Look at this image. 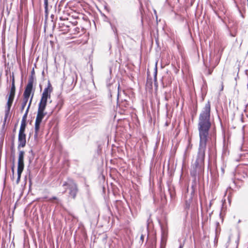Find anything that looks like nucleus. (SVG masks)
I'll list each match as a JSON object with an SVG mask.
<instances>
[{"instance_id":"f257e3e1","label":"nucleus","mask_w":248,"mask_h":248,"mask_svg":"<svg viewBox=\"0 0 248 248\" xmlns=\"http://www.w3.org/2000/svg\"><path fill=\"white\" fill-rule=\"evenodd\" d=\"M211 104L209 101L205 104L201 112L198 120V129L200 141L195 161L191 165L190 173L193 180L191 183V195H194L199 180L197 176L202 174L204 170L205 153L211 127Z\"/></svg>"},{"instance_id":"f03ea898","label":"nucleus","mask_w":248,"mask_h":248,"mask_svg":"<svg viewBox=\"0 0 248 248\" xmlns=\"http://www.w3.org/2000/svg\"><path fill=\"white\" fill-rule=\"evenodd\" d=\"M193 195H191L190 197L185 201L184 205V211L186 212V215H187L190 210L192 212H194L196 210H198V202L197 200L193 202Z\"/></svg>"},{"instance_id":"7ed1b4c3","label":"nucleus","mask_w":248,"mask_h":248,"mask_svg":"<svg viewBox=\"0 0 248 248\" xmlns=\"http://www.w3.org/2000/svg\"><path fill=\"white\" fill-rule=\"evenodd\" d=\"M52 90L50 83H48V86L45 88L42 93L38 106L46 108L47 99L50 98V93Z\"/></svg>"},{"instance_id":"20e7f679","label":"nucleus","mask_w":248,"mask_h":248,"mask_svg":"<svg viewBox=\"0 0 248 248\" xmlns=\"http://www.w3.org/2000/svg\"><path fill=\"white\" fill-rule=\"evenodd\" d=\"M15 91L16 87L15 85V79L14 74H13L11 87L6 106L11 107L15 97Z\"/></svg>"},{"instance_id":"39448f33","label":"nucleus","mask_w":248,"mask_h":248,"mask_svg":"<svg viewBox=\"0 0 248 248\" xmlns=\"http://www.w3.org/2000/svg\"><path fill=\"white\" fill-rule=\"evenodd\" d=\"M76 23L74 24L69 21L68 20H62L61 22L59 23V27L61 30L65 31H71V26L74 27L76 25Z\"/></svg>"},{"instance_id":"423d86ee","label":"nucleus","mask_w":248,"mask_h":248,"mask_svg":"<svg viewBox=\"0 0 248 248\" xmlns=\"http://www.w3.org/2000/svg\"><path fill=\"white\" fill-rule=\"evenodd\" d=\"M68 188L69 189V195L74 199H75L78 190V186L74 181H71Z\"/></svg>"},{"instance_id":"0eeeda50","label":"nucleus","mask_w":248,"mask_h":248,"mask_svg":"<svg viewBox=\"0 0 248 248\" xmlns=\"http://www.w3.org/2000/svg\"><path fill=\"white\" fill-rule=\"evenodd\" d=\"M26 144V135L23 133H18L17 149L24 147Z\"/></svg>"},{"instance_id":"6e6552de","label":"nucleus","mask_w":248,"mask_h":248,"mask_svg":"<svg viewBox=\"0 0 248 248\" xmlns=\"http://www.w3.org/2000/svg\"><path fill=\"white\" fill-rule=\"evenodd\" d=\"M24 152L23 151H20L18 155L17 170L23 171L24 170Z\"/></svg>"},{"instance_id":"1a4fd4ad","label":"nucleus","mask_w":248,"mask_h":248,"mask_svg":"<svg viewBox=\"0 0 248 248\" xmlns=\"http://www.w3.org/2000/svg\"><path fill=\"white\" fill-rule=\"evenodd\" d=\"M45 107L38 106L37 114L35 120L36 121L39 122L41 123L43 119L47 113L46 112H45Z\"/></svg>"},{"instance_id":"9d476101","label":"nucleus","mask_w":248,"mask_h":248,"mask_svg":"<svg viewBox=\"0 0 248 248\" xmlns=\"http://www.w3.org/2000/svg\"><path fill=\"white\" fill-rule=\"evenodd\" d=\"M168 238V231L167 230L161 229V239L160 248H165Z\"/></svg>"},{"instance_id":"9b49d317","label":"nucleus","mask_w":248,"mask_h":248,"mask_svg":"<svg viewBox=\"0 0 248 248\" xmlns=\"http://www.w3.org/2000/svg\"><path fill=\"white\" fill-rule=\"evenodd\" d=\"M32 87L33 85H31L30 84L27 85L23 94L24 97L29 98L32 89Z\"/></svg>"},{"instance_id":"f8f14e48","label":"nucleus","mask_w":248,"mask_h":248,"mask_svg":"<svg viewBox=\"0 0 248 248\" xmlns=\"http://www.w3.org/2000/svg\"><path fill=\"white\" fill-rule=\"evenodd\" d=\"M32 98V96L31 97V100H30V103H29V104L28 105V107H27V108L26 109V112H25V114L23 115V116L22 117V120H21V123H26L27 117V115H28V111H29V109L30 107L31 104Z\"/></svg>"},{"instance_id":"ddd939ff","label":"nucleus","mask_w":248,"mask_h":248,"mask_svg":"<svg viewBox=\"0 0 248 248\" xmlns=\"http://www.w3.org/2000/svg\"><path fill=\"white\" fill-rule=\"evenodd\" d=\"M41 123L38 121H36L35 122V127H34V137L35 138H36L38 136V132L40 129Z\"/></svg>"},{"instance_id":"4468645a","label":"nucleus","mask_w":248,"mask_h":248,"mask_svg":"<svg viewBox=\"0 0 248 248\" xmlns=\"http://www.w3.org/2000/svg\"><path fill=\"white\" fill-rule=\"evenodd\" d=\"M11 107H10V106L9 107L8 106H6V109L5 110V116H4V121H3V125L5 124L7 119L9 116Z\"/></svg>"},{"instance_id":"2eb2a0df","label":"nucleus","mask_w":248,"mask_h":248,"mask_svg":"<svg viewBox=\"0 0 248 248\" xmlns=\"http://www.w3.org/2000/svg\"><path fill=\"white\" fill-rule=\"evenodd\" d=\"M26 127V123H21L20 129L18 133L25 134V129Z\"/></svg>"},{"instance_id":"dca6fc26","label":"nucleus","mask_w":248,"mask_h":248,"mask_svg":"<svg viewBox=\"0 0 248 248\" xmlns=\"http://www.w3.org/2000/svg\"><path fill=\"white\" fill-rule=\"evenodd\" d=\"M29 100V98H26L25 97H23V102L22 103V104H21V111H22L25 106H26V104L27 103V102Z\"/></svg>"},{"instance_id":"f3484780","label":"nucleus","mask_w":248,"mask_h":248,"mask_svg":"<svg viewBox=\"0 0 248 248\" xmlns=\"http://www.w3.org/2000/svg\"><path fill=\"white\" fill-rule=\"evenodd\" d=\"M45 11L46 15L48 14V0H44Z\"/></svg>"},{"instance_id":"a211bd4d","label":"nucleus","mask_w":248,"mask_h":248,"mask_svg":"<svg viewBox=\"0 0 248 248\" xmlns=\"http://www.w3.org/2000/svg\"><path fill=\"white\" fill-rule=\"evenodd\" d=\"M34 79V77L32 76H30L29 77L28 83L27 84H30L31 85H33Z\"/></svg>"},{"instance_id":"6ab92c4d","label":"nucleus","mask_w":248,"mask_h":248,"mask_svg":"<svg viewBox=\"0 0 248 248\" xmlns=\"http://www.w3.org/2000/svg\"><path fill=\"white\" fill-rule=\"evenodd\" d=\"M71 181H74L72 179L68 178L67 182H65L62 185V186H67L68 188L69 187V184L70 183Z\"/></svg>"},{"instance_id":"aec40b11","label":"nucleus","mask_w":248,"mask_h":248,"mask_svg":"<svg viewBox=\"0 0 248 248\" xmlns=\"http://www.w3.org/2000/svg\"><path fill=\"white\" fill-rule=\"evenodd\" d=\"M23 171H19V170H17V179H16V183L18 184L19 181H20V177H21V173Z\"/></svg>"},{"instance_id":"412c9836","label":"nucleus","mask_w":248,"mask_h":248,"mask_svg":"<svg viewBox=\"0 0 248 248\" xmlns=\"http://www.w3.org/2000/svg\"><path fill=\"white\" fill-rule=\"evenodd\" d=\"M156 76H157V67L156 66L155 68V71L154 72V81H155V83L157 81Z\"/></svg>"},{"instance_id":"4be33fe9","label":"nucleus","mask_w":248,"mask_h":248,"mask_svg":"<svg viewBox=\"0 0 248 248\" xmlns=\"http://www.w3.org/2000/svg\"><path fill=\"white\" fill-rule=\"evenodd\" d=\"M111 83H108V82H107V86H108V90L110 92H111ZM112 86H113V84H112Z\"/></svg>"},{"instance_id":"5701e85b","label":"nucleus","mask_w":248,"mask_h":248,"mask_svg":"<svg viewBox=\"0 0 248 248\" xmlns=\"http://www.w3.org/2000/svg\"><path fill=\"white\" fill-rule=\"evenodd\" d=\"M110 25H111V28H112V30L114 32V33H117V29H116V28L115 26H112L111 24H110Z\"/></svg>"},{"instance_id":"b1692460","label":"nucleus","mask_w":248,"mask_h":248,"mask_svg":"<svg viewBox=\"0 0 248 248\" xmlns=\"http://www.w3.org/2000/svg\"><path fill=\"white\" fill-rule=\"evenodd\" d=\"M207 75H211L212 73L213 69H208L207 70Z\"/></svg>"},{"instance_id":"393cba45","label":"nucleus","mask_w":248,"mask_h":248,"mask_svg":"<svg viewBox=\"0 0 248 248\" xmlns=\"http://www.w3.org/2000/svg\"><path fill=\"white\" fill-rule=\"evenodd\" d=\"M115 88H116V87L117 86V84H115ZM119 84H118V94H117V95L118 96H119Z\"/></svg>"},{"instance_id":"a878e982","label":"nucleus","mask_w":248,"mask_h":248,"mask_svg":"<svg viewBox=\"0 0 248 248\" xmlns=\"http://www.w3.org/2000/svg\"><path fill=\"white\" fill-rule=\"evenodd\" d=\"M57 198L56 197L53 196V197H51V198H50L49 199V201H51L52 200H57Z\"/></svg>"},{"instance_id":"bb28decb","label":"nucleus","mask_w":248,"mask_h":248,"mask_svg":"<svg viewBox=\"0 0 248 248\" xmlns=\"http://www.w3.org/2000/svg\"><path fill=\"white\" fill-rule=\"evenodd\" d=\"M239 237H238L237 240L236 241V247L235 248H237L238 247V243H239Z\"/></svg>"},{"instance_id":"cd10ccee","label":"nucleus","mask_w":248,"mask_h":248,"mask_svg":"<svg viewBox=\"0 0 248 248\" xmlns=\"http://www.w3.org/2000/svg\"><path fill=\"white\" fill-rule=\"evenodd\" d=\"M34 74H35L34 70V68H33V69H32L31 72V76H34Z\"/></svg>"},{"instance_id":"c85d7f7f","label":"nucleus","mask_w":248,"mask_h":248,"mask_svg":"<svg viewBox=\"0 0 248 248\" xmlns=\"http://www.w3.org/2000/svg\"><path fill=\"white\" fill-rule=\"evenodd\" d=\"M184 245V243H180L179 248H183Z\"/></svg>"},{"instance_id":"c756f323","label":"nucleus","mask_w":248,"mask_h":248,"mask_svg":"<svg viewBox=\"0 0 248 248\" xmlns=\"http://www.w3.org/2000/svg\"><path fill=\"white\" fill-rule=\"evenodd\" d=\"M140 240H141V241H143V240H144V236H143V235H142H142L140 236Z\"/></svg>"},{"instance_id":"7c9ffc66","label":"nucleus","mask_w":248,"mask_h":248,"mask_svg":"<svg viewBox=\"0 0 248 248\" xmlns=\"http://www.w3.org/2000/svg\"><path fill=\"white\" fill-rule=\"evenodd\" d=\"M221 171H222V174H223L224 173V170L223 168H221Z\"/></svg>"},{"instance_id":"2f4dec72","label":"nucleus","mask_w":248,"mask_h":248,"mask_svg":"<svg viewBox=\"0 0 248 248\" xmlns=\"http://www.w3.org/2000/svg\"><path fill=\"white\" fill-rule=\"evenodd\" d=\"M12 170L13 174L14 175V167H13V168H12Z\"/></svg>"},{"instance_id":"473e14b6","label":"nucleus","mask_w":248,"mask_h":248,"mask_svg":"<svg viewBox=\"0 0 248 248\" xmlns=\"http://www.w3.org/2000/svg\"><path fill=\"white\" fill-rule=\"evenodd\" d=\"M247 1H248V0H247Z\"/></svg>"}]
</instances>
